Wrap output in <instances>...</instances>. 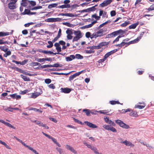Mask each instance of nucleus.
I'll list each match as a JSON object with an SVG mask.
<instances>
[{
  "label": "nucleus",
  "mask_w": 154,
  "mask_h": 154,
  "mask_svg": "<svg viewBox=\"0 0 154 154\" xmlns=\"http://www.w3.org/2000/svg\"><path fill=\"white\" fill-rule=\"evenodd\" d=\"M106 31L103 29H97V31L93 33L92 34L91 38H96L98 37H101L104 36L105 34Z\"/></svg>",
  "instance_id": "1"
},
{
  "label": "nucleus",
  "mask_w": 154,
  "mask_h": 154,
  "mask_svg": "<svg viewBox=\"0 0 154 154\" xmlns=\"http://www.w3.org/2000/svg\"><path fill=\"white\" fill-rule=\"evenodd\" d=\"M124 32L122 30L119 29V30L112 32L110 34H108L106 37V38H110L114 37L118 35L119 34L122 33H124Z\"/></svg>",
  "instance_id": "2"
},
{
  "label": "nucleus",
  "mask_w": 154,
  "mask_h": 154,
  "mask_svg": "<svg viewBox=\"0 0 154 154\" xmlns=\"http://www.w3.org/2000/svg\"><path fill=\"white\" fill-rule=\"evenodd\" d=\"M116 122L118 124L119 126L125 129H128L130 128L129 126L124 122L123 121L120 120H116Z\"/></svg>",
  "instance_id": "3"
},
{
  "label": "nucleus",
  "mask_w": 154,
  "mask_h": 154,
  "mask_svg": "<svg viewBox=\"0 0 154 154\" xmlns=\"http://www.w3.org/2000/svg\"><path fill=\"white\" fill-rule=\"evenodd\" d=\"M74 33L75 36L72 39L73 42L77 41L82 38V33L80 31H74Z\"/></svg>",
  "instance_id": "4"
},
{
  "label": "nucleus",
  "mask_w": 154,
  "mask_h": 154,
  "mask_svg": "<svg viewBox=\"0 0 154 154\" xmlns=\"http://www.w3.org/2000/svg\"><path fill=\"white\" fill-rule=\"evenodd\" d=\"M42 133L46 137H47L50 139H51L54 142V143L56 144L58 146L60 147L61 146L57 142V140L54 138L52 137L51 136L48 135V134H45L43 132H42Z\"/></svg>",
  "instance_id": "5"
},
{
  "label": "nucleus",
  "mask_w": 154,
  "mask_h": 154,
  "mask_svg": "<svg viewBox=\"0 0 154 154\" xmlns=\"http://www.w3.org/2000/svg\"><path fill=\"white\" fill-rule=\"evenodd\" d=\"M113 0H105L102 3L100 4L99 5V6L101 8H103L104 7L106 6L109 5L110 4Z\"/></svg>",
  "instance_id": "6"
},
{
  "label": "nucleus",
  "mask_w": 154,
  "mask_h": 154,
  "mask_svg": "<svg viewBox=\"0 0 154 154\" xmlns=\"http://www.w3.org/2000/svg\"><path fill=\"white\" fill-rule=\"evenodd\" d=\"M103 127L106 130H110L113 132H117V130L115 128L111 127L110 125H105L103 126Z\"/></svg>",
  "instance_id": "7"
},
{
  "label": "nucleus",
  "mask_w": 154,
  "mask_h": 154,
  "mask_svg": "<svg viewBox=\"0 0 154 154\" xmlns=\"http://www.w3.org/2000/svg\"><path fill=\"white\" fill-rule=\"evenodd\" d=\"M35 60L36 61L39 62H42L45 61H51L52 60V59L51 58H37L35 59Z\"/></svg>",
  "instance_id": "8"
},
{
  "label": "nucleus",
  "mask_w": 154,
  "mask_h": 154,
  "mask_svg": "<svg viewBox=\"0 0 154 154\" xmlns=\"http://www.w3.org/2000/svg\"><path fill=\"white\" fill-rule=\"evenodd\" d=\"M83 71H82L80 72H78L73 75H70L69 78V80L71 81L73 80V79L75 78L76 77L79 76L80 74L82 73Z\"/></svg>",
  "instance_id": "9"
},
{
  "label": "nucleus",
  "mask_w": 154,
  "mask_h": 154,
  "mask_svg": "<svg viewBox=\"0 0 154 154\" xmlns=\"http://www.w3.org/2000/svg\"><path fill=\"white\" fill-rule=\"evenodd\" d=\"M121 143L124 144L126 146H130L132 147L134 146V144H132L131 142L128 141L126 140L124 141H121Z\"/></svg>",
  "instance_id": "10"
},
{
  "label": "nucleus",
  "mask_w": 154,
  "mask_h": 154,
  "mask_svg": "<svg viewBox=\"0 0 154 154\" xmlns=\"http://www.w3.org/2000/svg\"><path fill=\"white\" fill-rule=\"evenodd\" d=\"M74 30L68 28V39H71L73 36L71 35L74 33Z\"/></svg>",
  "instance_id": "11"
},
{
  "label": "nucleus",
  "mask_w": 154,
  "mask_h": 154,
  "mask_svg": "<svg viewBox=\"0 0 154 154\" xmlns=\"http://www.w3.org/2000/svg\"><path fill=\"white\" fill-rule=\"evenodd\" d=\"M85 123L90 128H97V125L89 122L85 121Z\"/></svg>",
  "instance_id": "12"
},
{
  "label": "nucleus",
  "mask_w": 154,
  "mask_h": 154,
  "mask_svg": "<svg viewBox=\"0 0 154 154\" xmlns=\"http://www.w3.org/2000/svg\"><path fill=\"white\" fill-rule=\"evenodd\" d=\"M59 18H48L46 19L45 20V21L49 22H55L56 21H58V20Z\"/></svg>",
  "instance_id": "13"
},
{
  "label": "nucleus",
  "mask_w": 154,
  "mask_h": 154,
  "mask_svg": "<svg viewBox=\"0 0 154 154\" xmlns=\"http://www.w3.org/2000/svg\"><path fill=\"white\" fill-rule=\"evenodd\" d=\"M99 15L100 16H102L103 17H108V15L107 14V12L105 11H103L102 10H100Z\"/></svg>",
  "instance_id": "14"
},
{
  "label": "nucleus",
  "mask_w": 154,
  "mask_h": 154,
  "mask_svg": "<svg viewBox=\"0 0 154 154\" xmlns=\"http://www.w3.org/2000/svg\"><path fill=\"white\" fill-rule=\"evenodd\" d=\"M8 8L11 10H14L16 8V5L9 2L8 4Z\"/></svg>",
  "instance_id": "15"
},
{
  "label": "nucleus",
  "mask_w": 154,
  "mask_h": 154,
  "mask_svg": "<svg viewBox=\"0 0 154 154\" xmlns=\"http://www.w3.org/2000/svg\"><path fill=\"white\" fill-rule=\"evenodd\" d=\"M13 33V31L12 30V32H0V37L4 36H5L8 35L10 34H12Z\"/></svg>",
  "instance_id": "16"
},
{
  "label": "nucleus",
  "mask_w": 154,
  "mask_h": 154,
  "mask_svg": "<svg viewBox=\"0 0 154 154\" xmlns=\"http://www.w3.org/2000/svg\"><path fill=\"white\" fill-rule=\"evenodd\" d=\"M110 43V41L108 42H102L99 44V48H101L103 46H107Z\"/></svg>",
  "instance_id": "17"
},
{
  "label": "nucleus",
  "mask_w": 154,
  "mask_h": 154,
  "mask_svg": "<svg viewBox=\"0 0 154 154\" xmlns=\"http://www.w3.org/2000/svg\"><path fill=\"white\" fill-rule=\"evenodd\" d=\"M96 10V8L94 7L93 6L91 8H88L86 9H85L83 10L82 11V12H90L91 11H95Z\"/></svg>",
  "instance_id": "18"
},
{
  "label": "nucleus",
  "mask_w": 154,
  "mask_h": 154,
  "mask_svg": "<svg viewBox=\"0 0 154 154\" xmlns=\"http://www.w3.org/2000/svg\"><path fill=\"white\" fill-rule=\"evenodd\" d=\"M129 115L131 116L137 117L138 116L137 112L135 111H132L130 112L129 114Z\"/></svg>",
  "instance_id": "19"
},
{
  "label": "nucleus",
  "mask_w": 154,
  "mask_h": 154,
  "mask_svg": "<svg viewBox=\"0 0 154 154\" xmlns=\"http://www.w3.org/2000/svg\"><path fill=\"white\" fill-rule=\"evenodd\" d=\"M28 1L29 0H22V2L21 3V5L24 7L27 6L29 3Z\"/></svg>",
  "instance_id": "20"
},
{
  "label": "nucleus",
  "mask_w": 154,
  "mask_h": 154,
  "mask_svg": "<svg viewBox=\"0 0 154 154\" xmlns=\"http://www.w3.org/2000/svg\"><path fill=\"white\" fill-rule=\"evenodd\" d=\"M40 94L39 93L36 92L35 93H32L31 97L33 98H35Z\"/></svg>",
  "instance_id": "21"
},
{
  "label": "nucleus",
  "mask_w": 154,
  "mask_h": 154,
  "mask_svg": "<svg viewBox=\"0 0 154 154\" xmlns=\"http://www.w3.org/2000/svg\"><path fill=\"white\" fill-rule=\"evenodd\" d=\"M20 77L25 81H30V79L29 78V77H28L26 76H25L21 74Z\"/></svg>",
  "instance_id": "22"
},
{
  "label": "nucleus",
  "mask_w": 154,
  "mask_h": 154,
  "mask_svg": "<svg viewBox=\"0 0 154 154\" xmlns=\"http://www.w3.org/2000/svg\"><path fill=\"white\" fill-rule=\"evenodd\" d=\"M68 149L74 154H76L77 152L72 147L68 145Z\"/></svg>",
  "instance_id": "23"
},
{
  "label": "nucleus",
  "mask_w": 154,
  "mask_h": 154,
  "mask_svg": "<svg viewBox=\"0 0 154 154\" xmlns=\"http://www.w3.org/2000/svg\"><path fill=\"white\" fill-rule=\"evenodd\" d=\"M83 112H85V113L86 115L88 116H90V110L89 109H83Z\"/></svg>",
  "instance_id": "24"
},
{
  "label": "nucleus",
  "mask_w": 154,
  "mask_h": 154,
  "mask_svg": "<svg viewBox=\"0 0 154 154\" xmlns=\"http://www.w3.org/2000/svg\"><path fill=\"white\" fill-rule=\"evenodd\" d=\"M45 54H54V55H56V54H58V53H53L52 51H46V50H44V53Z\"/></svg>",
  "instance_id": "25"
},
{
  "label": "nucleus",
  "mask_w": 154,
  "mask_h": 154,
  "mask_svg": "<svg viewBox=\"0 0 154 154\" xmlns=\"http://www.w3.org/2000/svg\"><path fill=\"white\" fill-rule=\"evenodd\" d=\"M56 149L60 154H66L63 149L58 147L56 148Z\"/></svg>",
  "instance_id": "26"
},
{
  "label": "nucleus",
  "mask_w": 154,
  "mask_h": 154,
  "mask_svg": "<svg viewBox=\"0 0 154 154\" xmlns=\"http://www.w3.org/2000/svg\"><path fill=\"white\" fill-rule=\"evenodd\" d=\"M0 49L2 51L6 52L8 50V48L6 46H0Z\"/></svg>",
  "instance_id": "27"
},
{
  "label": "nucleus",
  "mask_w": 154,
  "mask_h": 154,
  "mask_svg": "<svg viewBox=\"0 0 154 154\" xmlns=\"http://www.w3.org/2000/svg\"><path fill=\"white\" fill-rule=\"evenodd\" d=\"M138 23H134L133 24H131L129 26V29H134L136 28V26L138 25Z\"/></svg>",
  "instance_id": "28"
},
{
  "label": "nucleus",
  "mask_w": 154,
  "mask_h": 154,
  "mask_svg": "<svg viewBox=\"0 0 154 154\" xmlns=\"http://www.w3.org/2000/svg\"><path fill=\"white\" fill-rule=\"evenodd\" d=\"M125 42H124L123 41L120 44H116L115 45V46L116 47H122L125 45Z\"/></svg>",
  "instance_id": "29"
},
{
  "label": "nucleus",
  "mask_w": 154,
  "mask_h": 154,
  "mask_svg": "<svg viewBox=\"0 0 154 154\" xmlns=\"http://www.w3.org/2000/svg\"><path fill=\"white\" fill-rule=\"evenodd\" d=\"M30 11L28 9H25L24 11L21 13L22 15L28 14L29 15Z\"/></svg>",
  "instance_id": "30"
},
{
  "label": "nucleus",
  "mask_w": 154,
  "mask_h": 154,
  "mask_svg": "<svg viewBox=\"0 0 154 154\" xmlns=\"http://www.w3.org/2000/svg\"><path fill=\"white\" fill-rule=\"evenodd\" d=\"M27 147L29 149L32 151L35 154H38V152L36 150L33 149V148L30 147L29 146Z\"/></svg>",
  "instance_id": "31"
},
{
  "label": "nucleus",
  "mask_w": 154,
  "mask_h": 154,
  "mask_svg": "<svg viewBox=\"0 0 154 154\" xmlns=\"http://www.w3.org/2000/svg\"><path fill=\"white\" fill-rule=\"evenodd\" d=\"M0 143L2 145H4L7 149H11V148L9 147V146L7 144L4 142L2 141L1 140H0Z\"/></svg>",
  "instance_id": "32"
},
{
  "label": "nucleus",
  "mask_w": 154,
  "mask_h": 154,
  "mask_svg": "<svg viewBox=\"0 0 154 154\" xmlns=\"http://www.w3.org/2000/svg\"><path fill=\"white\" fill-rule=\"evenodd\" d=\"M61 92L62 93L67 94V88H60Z\"/></svg>",
  "instance_id": "33"
},
{
  "label": "nucleus",
  "mask_w": 154,
  "mask_h": 154,
  "mask_svg": "<svg viewBox=\"0 0 154 154\" xmlns=\"http://www.w3.org/2000/svg\"><path fill=\"white\" fill-rule=\"evenodd\" d=\"M11 52L10 51H7L6 53L4 54L3 56L5 57H7L8 56L11 55Z\"/></svg>",
  "instance_id": "34"
},
{
  "label": "nucleus",
  "mask_w": 154,
  "mask_h": 154,
  "mask_svg": "<svg viewBox=\"0 0 154 154\" xmlns=\"http://www.w3.org/2000/svg\"><path fill=\"white\" fill-rule=\"evenodd\" d=\"M110 103L111 105H115L116 104H120L119 102V101H116L114 100H111L109 102Z\"/></svg>",
  "instance_id": "35"
},
{
  "label": "nucleus",
  "mask_w": 154,
  "mask_h": 154,
  "mask_svg": "<svg viewBox=\"0 0 154 154\" xmlns=\"http://www.w3.org/2000/svg\"><path fill=\"white\" fill-rule=\"evenodd\" d=\"M148 11V12H149L150 11L154 10V4H153L150 6L149 8H146V9Z\"/></svg>",
  "instance_id": "36"
},
{
  "label": "nucleus",
  "mask_w": 154,
  "mask_h": 154,
  "mask_svg": "<svg viewBox=\"0 0 154 154\" xmlns=\"http://www.w3.org/2000/svg\"><path fill=\"white\" fill-rule=\"evenodd\" d=\"M57 5V4L56 3H54L50 4L48 6V8L49 9H51L52 8L56 7Z\"/></svg>",
  "instance_id": "37"
},
{
  "label": "nucleus",
  "mask_w": 154,
  "mask_h": 154,
  "mask_svg": "<svg viewBox=\"0 0 154 154\" xmlns=\"http://www.w3.org/2000/svg\"><path fill=\"white\" fill-rule=\"evenodd\" d=\"M75 58V57L74 55H70L68 57V61H71Z\"/></svg>",
  "instance_id": "38"
},
{
  "label": "nucleus",
  "mask_w": 154,
  "mask_h": 154,
  "mask_svg": "<svg viewBox=\"0 0 154 154\" xmlns=\"http://www.w3.org/2000/svg\"><path fill=\"white\" fill-rule=\"evenodd\" d=\"M139 41V39L138 38H137L136 39L133 40L132 41H131L130 42H129L131 44H133L134 43H137Z\"/></svg>",
  "instance_id": "39"
},
{
  "label": "nucleus",
  "mask_w": 154,
  "mask_h": 154,
  "mask_svg": "<svg viewBox=\"0 0 154 154\" xmlns=\"http://www.w3.org/2000/svg\"><path fill=\"white\" fill-rule=\"evenodd\" d=\"M92 17L93 18H94L97 20H99L100 18V16H97L96 14H93L92 15Z\"/></svg>",
  "instance_id": "40"
},
{
  "label": "nucleus",
  "mask_w": 154,
  "mask_h": 154,
  "mask_svg": "<svg viewBox=\"0 0 154 154\" xmlns=\"http://www.w3.org/2000/svg\"><path fill=\"white\" fill-rule=\"evenodd\" d=\"M5 125H6L7 126L10 128H12L14 129H16L15 127H14V126H13V125H12L11 124H10L9 123L6 122L5 123Z\"/></svg>",
  "instance_id": "41"
},
{
  "label": "nucleus",
  "mask_w": 154,
  "mask_h": 154,
  "mask_svg": "<svg viewBox=\"0 0 154 154\" xmlns=\"http://www.w3.org/2000/svg\"><path fill=\"white\" fill-rule=\"evenodd\" d=\"M5 125H6L7 126L10 128H12L14 129H16L15 127H14V126H13V125H12L11 124H10L9 123L6 122L5 123Z\"/></svg>",
  "instance_id": "42"
},
{
  "label": "nucleus",
  "mask_w": 154,
  "mask_h": 154,
  "mask_svg": "<svg viewBox=\"0 0 154 154\" xmlns=\"http://www.w3.org/2000/svg\"><path fill=\"white\" fill-rule=\"evenodd\" d=\"M75 58H76L77 59H81L83 58V57L82 55L80 54H76L75 56Z\"/></svg>",
  "instance_id": "43"
},
{
  "label": "nucleus",
  "mask_w": 154,
  "mask_h": 154,
  "mask_svg": "<svg viewBox=\"0 0 154 154\" xmlns=\"http://www.w3.org/2000/svg\"><path fill=\"white\" fill-rule=\"evenodd\" d=\"M92 147L91 149L92 150L95 154H99L97 149L96 147H94V146Z\"/></svg>",
  "instance_id": "44"
},
{
  "label": "nucleus",
  "mask_w": 154,
  "mask_h": 154,
  "mask_svg": "<svg viewBox=\"0 0 154 154\" xmlns=\"http://www.w3.org/2000/svg\"><path fill=\"white\" fill-rule=\"evenodd\" d=\"M48 42L49 44V45H48L47 46V48H50L53 47V45L52 42L51 41H48Z\"/></svg>",
  "instance_id": "45"
},
{
  "label": "nucleus",
  "mask_w": 154,
  "mask_h": 154,
  "mask_svg": "<svg viewBox=\"0 0 154 154\" xmlns=\"http://www.w3.org/2000/svg\"><path fill=\"white\" fill-rule=\"evenodd\" d=\"M85 36L87 38H90L91 39L93 38H91L92 35H91V33L89 32H87L86 33Z\"/></svg>",
  "instance_id": "46"
},
{
  "label": "nucleus",
  "mask_w": 154,
  "mask_h": 154,
  "mask_svg": "<svg viewBox=\"0 0 154 154\" xmlns=\"http://www.w3.org/2000/svg\"><path fill=\"white\" fill-rule=\"evenodd\" d=\"M28 2L29 3L30 5L33 6H35L36 4L35 2L34 1H29Z\"/></svg>",
  "instance_id": "47"
},
{
  "label": "nucleus",
  "mask_w": 154,
  "mask_h": 154,
  "mask_svg": "<svg viewBox=\"0 0 154 154\" xmlns=\"http://www.w3.org/2000/svg\"><path fill=\"white\" fill-rule=\"evenodd\" d=\"M93 26V25H92V24L91 23V24H90L88 25L84 26L83 27L84 29H87L91 27L92 26Z\"/></svg>",
  "instance_id": "48"
},
{
  "label": "nucleus",
  "mask_w": 154,
  "mask_h": 154,
  "mask_svg": "<svg viewBox=\"0 0 154 154\" xmlns=\"http://www.w3.org/2000/svg\"><path fill=\"white\" fill-rule=\"evenodd\" d=\"M23 73L24 74H25L26 75H28L29 76H32L33 75V74H32L30 73H29L28 72H26V71L23 70V71L22 73Z\"/></svg>",
  "instance_id": "49"
},
{
  "label": "nucleus",
  "mask_w": 154,
  "mask_h": 154,
  "mask_svg": "<svg viewBox=\"0 0 154 154\" xmlns=\"http://www.w3.org/2000/svg\"><path fill=\"white\" fill-rule=\"evenodd\" d=\"M145 105L144 106H141V105H136L135 106V108H137L140 109H143L145 107Z\"/></svg>",
  "instance_id": "50"
},
{
  "label": "nucleus",
  "mask_w": 154,
  "mask_h": 154,
  "mask_svg": "<svg viewBox=\"0 0 154 154\" xmlns=\"http://www.w3.org/2000/svg\"><path fill=\"white\" fill-rule=\"evenodd\" d=\"M18 0H7L8 2L16 5V3Z\"/></svg>",
  "instance_id": "51"
},
{
  "label": "nucleus",
  "mask_w": 154,
  "mask_h": 154,
  "mask_svg": "<svg viewBox=\"0 0 154 154\" xmlns=\"http://www.w3.org/2000/svg\"><path fill=\"white\" fill-rule=\"evenodd\" d=\"M73 119L75 122H77L78 123L80 124L81 125L82 124V122L79 121V120L76 119L74 118H73Z\"/></svg>",
  "instance_id": "52"
},
{
  "label": "nucleus",
  "mask_w": 154,
  "mask_h": 154,
  "mask_svg": "<svg viewBox=\"0 0 154 154\" xmlns=\"http://www.w3.org/2000/svg\"><path fill=\"white\" fill-rule=\"evenodd\" d=\"M45 82L46 84H49L51 82V80L50 79H47L45 80Z\"/></svg>",
  "instance_id": "53"
},
{
  "label": "nucleus",
  "mask_w": 154,
  "mask_h": 154,
  "mask_svg": "<svg viewBox=\"0 0 154 154\" xmlns=\"http://www.w3.org/2000/svg\"><path fill=\"white\" fill-rule=\"evenodd\" d=\"M122 37L120 35L118 36L112 42V43H114L115 42H118L119 40V38Z\"/></svg>",
  "instance_id": "54"
},
{
  "label": "nucleus",
  "mask_w": 154,
  "mask_h": 154,
  "mask_svg": "<svg viewBox=\"0 0 154 154\" xmlns=\"http://www.w3.org/2000/svg\"><path fill=\"white\" fill-rule=\"evenodd\" d=\"M51 66L50 65L47 64L41 66V68H46L51 67Z\"/></svg>",
  "instance_id": "55"
},
{
  "label": "nucleus",
  "mask_w": 154,
  "mask_h": 154,
  "mask_svg": "<svg viewBox=\"0 0 154 154\" xmlns=\"http://www.w3.org/2000/svg\"><path fill=\"white\" fill-rule=\"evenodd\" d=\"M129 23L128 22L125 21L124 23L122 24L121 26L122 27H125L129 24Z\"/></svg>",
  "instance_id": "56"
},
{
  "label": "nucleus",
  "mask_w": 154,
  "mask_h": 154,
  "mask_svg": "<svg viewBox=\"0 0 154 154\" xmlns=\"http://www.w3.org/2000/svg\"><path fill=\"white\" fill-rule=\"evenodd\" d=\"M145 33H146V32H141L140 35V36L139 37L137 38L138 39L139 41L143 35L145 34Z\"/></svg>",
  "instance_id": "57"
},
{
  "label": "nucleus",
  "mask_w": 154,
  "mask_h": 154,
  "mask_svg": "<svg viewBox=\"0 0 154 154\" xmlns=\"http://www.w3.org/2000/svg\"><path fill=\"white\" fill-rule=\"evenodd\" d=\"M116 12L115 11L113 10L110 12V15L111 17H113L116 15Z\"/></svg>",
  "instance_id": "58"
},
{
  "label": "nucleus",
  "mask_w": 154,
  "mask_h": 154,
  "mask_svg": "<svg viewBox=\"0 0 154 154\" xmlns=\"http://www.w3.org/2000/svg\"><path fill=\"white\" fill-rule=\"evenodd\" d=\"M131 110V109H122V111H123L122 113H125L126 112H130Z\"/></svg>",
  "instance_id": "59"
},
{
  "label": "nucleus",
  "mask_w": 154,
  "mask_h": 154,
  "mask_svg": "<svg viewBox=\"0 0 154 154\" xmlns=\"http://www.w3.org/2000/svg\"><path fill=\"white\" fill-rule=\"evenodd\" d=\"M108 123L111 125L113 126H115V124L114 123V122L110 120H109Z\"/></svg>",
  "instance_id": "60"
},
{
  "label": "nucleus",
  "mask_w": 154,
  "mask_h": 154,
  "mask_svg": "<svg viewBox=\"0 0 154 154\" xmlns=\"http://www.w3.org/2000/svg\"><path fill=\"white\" fill-rule=\"evenodd\" d=\"M86 53L87 54H91L92 53H94V51L92 50H86L85 51Z\"/></svg>",
  "instance_id": "61"
},
{
  "label": "nucleus",
  "mask_w": 154,
  "mask_h": 154,
  "mask_svg": "<svg viewBox=\"0 0 154 154\" xmlns=\"http://www.w3.org/2000/svg\"><path fill=\"white\" fill-rule=\"evenodd\" d=\"M111 55V54L109 52L107 53L106 54H105V56H104V57L106 59Z\"/></svg>",
  "instance_id": "62"
},
{
  "label": "nucleus",
  "mask_w": 154,
  "mask_h": 154,
  "mask_svg": "<svg viewBox=\"0 0 154 154\" xmlns=\"http://www.w3.org/2000/svg\"><path fill=\"white\" fill-rule=\"evenodd\" d=\"M27 60H24L22 62H20V64L22 65H25L27 62Z\"/></svg>",
  "instance_id": "63"
},
{
  "label": "nucleus",
  "mask_w": 154,
  "mask_h": 154,
  "mask_svg": "<svg viewBox=\"0 0 154 154\" xmlns=\"http://www.w3.org/2000/svg\"><path fill=\"white\" fill-rule=\"evenodd\" d=\"M32 65L33 66H37L38 65H40V64L36 62H34L32 63Z\"/></svg>",
  "instance_id": "64"
}]
</instances>
